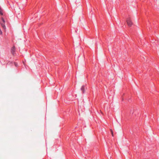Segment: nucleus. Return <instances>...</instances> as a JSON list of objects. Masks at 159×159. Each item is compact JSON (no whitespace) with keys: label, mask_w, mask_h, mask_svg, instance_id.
Returning a JSON list of instances; mask_svg holds the SVG:
<instances>
[{"label":"nucleus","mask_w":159,"mask_h":159,"mask_svg":"<svg viewBox=\"0 0 159 159\" xmlns=\"http://www.w3.org/2000/svg\"><path fill=\"white\" fill-rule=\"evenodd\" d=\"M0 14L1 15H3V13L2 12V11L1 10H0Z\"/></svg>","instance_id":"nucleus-7"},{"label":"nucleus","mask_w":159,"mask_h":159,"mask_svg":"<svg viewBox=\"0 0 159 159\" xmlns=\"http://www.w3.org/2000/svg\"><path fill=\"white\" fill-rule=\"evenodd\" d=\"M1 20H2V23H5V20H4V18H3V17H2L1 18Z\"/></svg>","instance_id":"nucleus-6"},{"label":"nucleus","mask_w":159,"mask_h":159,"mask_svg":"<svg viewBox=\"0 0 159 159\" xmlns=\"http://www.w3.org/2000/svg\"><path fill=\"white\" fill-rule=\"evenodd\" d=\"M2 34V30L0 28V34Z\"/></svg>","instance_id":"nucleus-8"},{"label":"nucleus","mask_w":159,"mask_h":159,"mask_svg":"<svg viewBox=\"0 0 159 159\" xmlns=\"http://www.w3.org/2000/svg\"><path fill=\"white\" fill-rule=\"evenodd\" d=\"M80 90L82 91V93H85L84 86V85H83L81 87Z\"/></svg>","instance_id":"nucleus-3"},{"label":"nucleus","mask_w":159,"mask_h":159,"mask_svg":"<svg viewBox=\"0 0 159 159\" xmlns=\"http://www.w3.org/2000/svg\"><path fill=\"white\" fill-rule=\"evenodd\" d=\"M135 113H136L135 111H133L132 110H131V111H130V113L132 114V115H133L134 114V115H135Z\"/></svg>","instance_id":"nucleus-5"},{"label":"nucleus","mask_w":159,"mask_h":159,"mask_svg":"<svg viewBox=\"0 0 159 159\" xmlns=\"http://www.w3.org/2000/svg\"><path fill=\"white\" fill-rule=\"evenodd\" d=\"M1 24L3 28V29H5L6 28V27L5 25V23H2V22H1Z\"/></svg>","instance_id":"nucleus-4"},{"label":"nucleus","mask_w":159,"mask_h":159,"mask_svg":"<svg viewBox=\"0 0 159 159\" xmlns=\"http://www.w3.org/2000/svg\"><path fill=\"white\" fill-rule=\"evenodd\" d=\"M127 24L129 26H131L132 25V23L131 21L129 19L128 20H127Z\"/></svg>","instance_id":"nucleus-2"},{"label":"nucleus","mask_w":159,"mask_h":159,"mask_svg":"<svg viewBox=\"0 0 159 159\" xmlns=\"http://www.w3.org/2000/svg\"><path fill=\"white\" fill-rule=\"evenodd\" d=\"M15 52V46H13L11 49V52L13 55H14Z\"/></svg>","instance_id":"nucleus-1"}]
</instances>
